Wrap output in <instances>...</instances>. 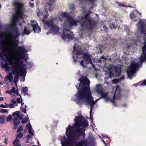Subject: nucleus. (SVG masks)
<instances>
[{
    "instance_id": "f257e3e1",
    "label": "nucleus",
    "mask_w": 146,
    "mask_h": 146,
    "mask_svg": "<svg viewBox=\"0 0 146 146\" xmlns=\"http://www.w3.org/2000/svg\"><path fill=\"white\" fill-rule=\"evenodd\" d=\"M74 121V127L76 128L72 131V126L69 125L66 129L65 136L62 137L61 143L62 146H88L89 141L85 137V127L88 125L85 118L82 115L76 116Z\"/></svg>"
},
{
    "instance_id": "f03ea898",
    "label": "nucleus",
    "mask_w": 146,
    "mask_h": 146,
    "mask_svg": "<svg viewBox=\"0 0 146 146\" xmlns=\"http://www.w3.org/2000/svg\"><path fill=\"white\" fill-rule=\"evenodd\" d=\"M78 80L80 81L79 85L76 86V88L78 90L74 95V101L78 104H82L85 102L87 104L90 105V118L91 119V121L92 122L91 113L92 109L95 103L102 98L100 97L94 101L92 96L91 92L89 86L90 81L88 79L86 81L82 80L80 79H79Z\"/></svg>"
},
{
    "instance_id": "7ed1b4c3",
    "label": "nucleus",
    "mask_w": 146,
    "mask_h": 146,
    "mask_svg": "<svg viewBox=\"0 0 146 146\" xmlns=\"http://www.w3.org/2000/svg\"><path fill=\"white\" fill-rule=\"evenodd\" d=\"M14 5L16 14L13 15L12 19V23L9 25L11 29L12 33H9L7 35L10 37L11 40L13 42V44L14 46L18 49L17 47V46H18V44L15 42L17 41L16 38L19 37L20 34L18 33V30L16 26L18 25L21 26L24 22L21 15L23 13L24 5L19 1H17L14 3ZM18 41V40H17V41Z\"/></svg>"
},
{
    "instance_id": "20e7f679",
    "label": "nucleus",
    "mask_w": 146,
    "mask_h": 146,
    "mask_svg": "<svg viewBox=\"0 0 146 146\" xmlns=\"http://www.w3.org/2000/svg\"><path fill=\"white\" fill-rule=\"evenodd\" d=\"M90 13H87L82 16L79 21L81 33H86L88 30H92L96 27L97 21L93 18L90 17Z\"/></svg>"
},
{
    "instance_id": "39448f33",
    "label": "nucleus",
    "mask_w": 146,
    "mask_h": 146,
    "mask_svg": "<svg viewBox=\"0 0 146 146\" xmlns=\"http://www.w3.org/2000/svg\"><path fill=\"white\" fill-rule=\"evenodd\" d=\"M97 92L99 94H100L101 96V98H104L106 102L110 101L115 106H116V104L114 102V100L116 99L120 100L121 97L120 89L119 85H117L116 86L115 91L112 99H110L108 97V92L104 93L102 90L98 89L97 90Z\"/></svg>"
},
{
    "instance_id": "423d86ee",
    "label": "nucleus",
    "mask_w": 146,
    "mask_h": 146,
    "mask_svg": "<svg viewBox=\"0 0 146 146\" xmlns=\"http://www.w3.org/2000/svg\"><path fill=\"white\" fill-rule=\"evenodd\" d=\"M83 59L80 62L81 65L84 67H86L88 64H91L93 66L94 65L93 64L91 60V56L87 53H85L83 54Z\"/></svg>"
},
{
    "instance_id": "0eeeda50",
    "label": "nucleus",
    "mask_w": 146,
    "mask_h": 146,
    "mask_svg": "<svg viewBox=\"0 0 146 146\" xmlns=\"http://www.w3.org/2000/svg\"><path fill=\"white\" fill-rule=\"evenodd\" d=\"M26 65L22 63L21 65L15 68L14 70L22 77H25L26 73Z\"/></svg>"
},
{
    "instance_id": "6e6552de",
    "label": "nucleus",
    "mask_w": 146,
    "mask_h": 146,
    "mask_svg": "<svg viewBox=\"0 0 146 146\" xmlns=\"http://www.w3.org/2000/svg\"><path fill=\"white\" fill-rule=\"evenodd\" d=\"M5 41L0 42V50L3 54L4 56L6 57L10 56L8 46L5 44Z\"/></svg>"
},
{
    "instance_id": "1a4fd4ad",
    "label": "nucleus",
    "mask_w": 146,
    "mask_h": 146,
    "mask_svg": "<svg viewBox=\"0 0 146 146\" xmlns=\"http://www.w3.org/2000/svg\"><path fill=\"white\" fill-rule=\"evenodd\" d=\"M73 33L69 30H64L61 35L62 38L65 41H69L74 36Z\"/></svg>"
},
{
    "instance_id": "9d476101",
    "label": "nucleus",
    "mask_w": 146,
    "mask_h": 146,
    "mask_svg": "<svg viewBox=\"0 0 146 146\" xmlns=\"http://www.w3.org/2000/svg\"><path fill=\"white\" fill-rule=\"evenodd\" d=\"M67 25L69 28H71L73 26H76L78 25V20H76L74 19L71 16L69 17L68 19L67 20Z\"/></svg>"
},
{
    "instance_id": "9b49d317",
    "label": "nucleus",
    "mask_w": 146,
    "mask_h": 146,
    "mask_svg": "<svg viewBox=\"0 0 146 146\" xmlns=\"http://www.w3.org/2000/svg\"><path fill=\"white\" fill-rule=\"evenodd\" d=\"M17 47L18 50H21V51L19 52V54L21 55V58H24L25 57L28 58V54H25V53L27 52L28 50L25 49V46H17Z\"/></svg>"
},
{
    "instance_id": "f8f14e48",
    "label": "nucleus",
    "mask_w": 146,
    "mask_h": 146,
    "mask_svg": "<svg viewBox=\"0 0 146 146\" xmlns=\"http://www.w3.org/2000/svg\"><path fill=\"white\" fill-rule=\"evenodd\" d=\"M76 47L75 45H74V46L72 53L74 55L72 56L73 58L74 59V62L75 63H76L77 61V60L75 58H77L79 55L82 54V52L80 50L76 49Z\"/></svg>"
},
{
    "instance_id": "ddd939ff",
    "label": "nucleus",
    "mask_w": 146,
    "mask_h": 146,
    "mask_svg": "<svg viewBox=\"0 0 146 146\" xmlns=\"http://www.w3.org/2000/svg\"><path fill=\"white\" fill-rule=\"evenodd\" d=\"M4 60L5 62L8 61L9 62H6V63L2 62L1 64V66L2 68L5 69L6 71L8 72L9 71L10 69L8 65L12 64V61L9 58L5 59Z\"/></svg>"
},
{
    "instance_id": "4468645a",
    "label": "nucleus",
    "mask_w": 146,
    "mask_h": 146,
    "mask_svg": "<svg viewBox=\"0 0 146 146\" xmlns=\"http://www.w3.org/2000/svg\"><path fill=\"white\" fill-rule=\"evenodd\" d=\"M54 19H52L50 20L47 21L44 19H42V21L45 25L49 27H52L54 25Z\"/></svg>"
},
{
    "instance_id": "2eb2a0df",
    "label": "nucleus",
    "mask_w": 146,
    "mask_h": 146,
    "mask_svg": "<svg viewBox=\"0 0 146 146\" xmlns=\"http://www.w3.org/2000/svg\"><path fill=\"white\" fill-rule=\"evenodd\" d=\"M61 28L58 26L54 25L51 28L50 31H51V33L53 35L55 34H59L60 33V29Z\"/></svg>"
},
{
    "instance_id": "dca6fc26",
    "label": "nucleus",
    "mask_w": 146,
    "mask_h": 146,
    "mask_svg": "<svg viewBox=\"0 0 146 146\" xmlns=\"http://www.w3.org/2000/svg\"><path fill=\"white\" fill-rule=\"evenodd\" d=\"M13 124L14 125L13 129H16L18 127V125L20 124V121L18 117H15L13 118Z\"/></svg>"
},
{
    "instance_id": "f3484780",
    "label": "nucleus",
    "mask_w": 146,
    "mask_h": 146,
    "mask_svg": "<svg viewBox=\"0 0 146 146\" xmlns=\"http://www.w3.org/2000/svg\"><path fill=\"white\" fill-rule=\"evenodd\" d=\"M60 15L63 18H66V21L68 19L69 17H70L71 16L69 15L68 13L66 12H62L61 13Z\"/></svg>"
},
{
    "instance_id": "a211bd4d",
    "label": "nucleus",
    "mask_w": 146,
    "mask_h": 146,
    "mask_svg": "<svg viewBox=\"0 0 146 146\" xmlns=\"http://www.w3.org/2000/svg\"><path fill=\"white\" fill-rule=\"evenodd\" d=\"M31 31L29 30L26 27H25L23 32L21 33V34L22 35L24 36L25 35H28L30 33Z\"/></svg>"
},
{
    "instance_id": "6ab92c4d",
    "label": "nucleus",
    "mask_w": 146,
    "mask_h": 146,
    "mask_svg": "<svg viewBox=\"0 0 146 146\" xmlns=\"http://www.w3.org/2000/svg\"><path fill=\"white\" fill-rule=\"evenodd\" d=\"M28 88L27 87H25L23 88L21 91V93L22 94H23L25 96L26 95H29L27 92Z\"/></svg>"
},
{
    "instance_id": "aec40b11",
    "label": "nucleus",
    "mask_w": 146,
    "mask_h": 146,
    "mask_svg": "<svg viewBox=\"0 0 146 146\" xmlns=\"http://www.w3.org/2000/svg\"><path fill=\"white\" fill-rule=\"evenodd\" d=\"M4 33L0 31V42L5 41L6 40V37L4 35Z\"/></svg>"
},
{
    "instance_id": "412c9836",
    "label": "nucleus",
    "mask_w": 146,
    "mask_h": 146,
    "mask_svg": "<svg viewBox=\"0 0 146 146\" xmlns=\"http://www.w3.org/2000/svg\"><path fill=\"white\" fill-rule=\"evenodd\" d=\"M33 30L35 33H39L41 31V28L37 25L34 27V28H33Z\"/></svg>"
},
{
    "instance_id": "4be33fe9",
    "label": "nucleus",
    "mask_w": 146,
    "mask_h": 146,
    "mask_svg": "<svg viewBox=\"0 0 146 146\" xmlns=\"http://www.w3.org/2000/svg\"><path fill=\"white\" fill-rule=\"evenodd\" d=\"M6 116L5 115L0 116V123L3 124L5 121Z\"/></svg>"
},
{
    "instance_id": "5701e85b",
    "label": "nucleus",
    "mask_w": 146,
    "mask_h": 146,
    "mask_svg": "<svg viewBox=\"0 0 146 146\" xmlns=\"http://www.w3.org/2000/svg\"><path fill=\"white\" fill-rule=\"evenodd\" d=\"M112 58V59L111 60H113L114 61L117 60L118 58V57L117 56V53H115L112 55L111 58H110V60Z\"/></svg>"
},
{
    "instance_id": "b1692460",
    "label": "nucleus",
    "mask_w": 146,
    "mask_h": 146,
    "mask_svg": "<svg viewBox=\"0 0 146 146\" xmlns=\"http://www.w3.org/2000/svg\"><path fill=\"white\" fill-rule=\"evenodd\" d=\"M19 75L17 73H16L15 75L14 76V81L15 83H16L18 82V79L19 78Z\"/></svg>"
},
{
    "instance_id": "393cba45",
    "label": "nucleus",
    "mask_w": 146,
    "mask_h": 146,
    "mask_svg": "<svg viewBox=\"0 0 146 146\" xmlns=\"http://www.w3.org/2000/svg\"><path fill=\"white\" fill-rule=\"evenodd\" d=\"M20 112L19 111H17L15 112H13L12 113V115L13 116H16L17 117H18V116H19Z\"/></svg>"
},
{
    "instance_id": "a878e982",
    "label": "nucleus",
    "mask_w": 146,
    "mask_h": 146,
    "mask_svg": "<svg viewBox=\"0 0 146 146\" xmlns=\"http://www.w3.org/2000/svg\"><path fill=\"white\" fill-rule=\"evenodd\" d=\"M29 119V118L28 115H27L26 117L24 118L21 121V122L23 124H25L28 121V120Z\"/></svg>"
},
{
    "instance_id": "bb28decb",
    "label": "nucleus",
    "mask_w": 146,
    "mask_h": 146,
    "mask_svg": "<svg viewBox=\"0 0 146 146\" xmlns=\"http://www.w3.org/2000/svg\"><path fill=\"white\" fill-rule=\"evenodd\" d=\"M114 71L116 73L118 74H120L121 72V69L118 68H115Z\"/></svg>"
},
{
    "instance_id": "cd10ccee",
    "label": "nucleus",
    "mask_w": 146,
    "mask_h": 146,
    "mask_svg": "<svg viewBox=\"0 0 146 146\" xmlns=\"http://www.w3.org/2000/svg\"><path fill=\"white\" fill-rule=\"evenodd\" d=\"M7 78L11 82L12 81V79L13 78V76L11 73H10V75H8L6 76Z\"/></svg>"
},
{
    "instance_id": "c85d7f7f",
    "label": "nucleus",
    "mask_w": 146,
    "mask_h": 146,
    "mask_svg": "<svg viewBox=\"0 0 146 146\" xmlns=\"http://www.w3.org/2000/svg\"><path fill=\"white\" fill-rule=\"evenodd\" d=\"M11 91L13 93L17 94L18 95V90H15V88L14 87H12V89L11 90Z\"/></svg>"
},
{
    "instance_id": "c756f323",
    "label": "nucleus",
    "mask_w": 146,
    "mask_h": 146,
    "mask_svg": "<svg viewBox=\"0 0 146 146\" xmlns=\"http://www.w3.org/2000/svg\"><path fill=\"white\" fill-rule=\"evenodd\" d=\"M31 25L33 28H34V27L37 25V24L36 23V22L34 21L31 20Z\"/></svg>"
},
{
    "instance_id": "7c9ffc66",
    "label": "nucleus",
    "mask_w": 146,
    "mask_h": 146,
    "mask_svg": "<svg viewBox=\"0 0 146 146\" xmlns=\"http://www.w3.org/2000/svg\"><path fill=\"white\" fill-rule=\"evenodd\" d=\"M27 106V105L26 104H25L24 108H23L22 107H21L20 109L23 111V112L25 113H27V112H26Z\"/></svg>"
},
{
    "instance_id": "2f4dec72",
    "label": "nucleus",
    "mask_w": 146,
    "mask_h": 146,
    "mask_svg": "<svg viewBox=\"0 0 146 146\" xmlns=\"http://www.w3.org/2000/svg\"><path fill=\"white\" fill-rule=\"evenodd\" d=\"M48 7H49V8L48 9V10L50 11H51L54 8V7L51 6L52 5V3H50V1H49V3H48Z\"/></svg>"
},
{
    "instance_id": "473e14b6",
    "label": "nucleus",
    "mask_w": 146,
    "mask_h": 146,
    "mask_svg": "<svg viewBox=\"0 0 146 146\" xmlns=\"http://www.w3.org/2000/svg\"><path fill=\"white\" fill-rule=\"evenodd\" d=\"M19 141L18 139H16L14 140L13 142V145H15L19 143Z\"/></svg>"
},
{
    "instance_id": "72a5a7b5",
    "label": "nucleus",
    "mask_w": 146,
    "mask_h": 146,
    "mask_svg": "<svg viewBox=\"0 0 146 146\" xmlns=\"http://www.w3.org/2000/svg\"><path fill=\"white\" fill-rule=\"evenodd\" d=\"M12 119V117L11 115H9L6 117V120L7 121H10Z\"/></svg>"
},
{
    "instance_id": "f704fd0d",
    "label": "nucleus",
    "mask_w": 146,
    "mask_h": 146,
    "mask_svg": "<svg viewBox=\"0 0 146 146\" xmlns=\"http://www.w3.org/2000/svg\"><path fill=\"white\" fill-rule=\"evenodd\" d=\"M0 112L1 113H8V110L6 109H1L0 110Z\"/></svg>"
},
{
    "instance_id": "c9c22d12",
    "label": "nucleus",
    "mask_w": 146,
    "mask_h": 146,
    "mask_svg": "<svg viewBox=\"0 0 146 146\" xmlns=\"http://www.w3.org/2000/svg\"><path fill=\"white\" fill-rule=\"evenodd\" d=\"M23 136V133L21 132H19L18 133L17 136L16 138H21Z\"/></svg>"
},
{
    "instance_id": "e433bc0d",
    "label": "nucleus",
    "mask_w": 146,
    "mask_h": 146,
    "mask_svg": "<svg viewBox=\"0 0 146 146\" xmlns=\"http://www.w3.org/2000/svg\"><path fill=\"white\" fill-rule=\"evenodd\" d=\"M112 83L114 84H117L118 82H119V79H115L112 80Z\"/></svg>"
},
{
    "instance_id": "4c0bfd02",
    "label": "nucleus",
    "mask_w": 146,
    "mask_h": 146,
    "mask_svg": "<svg viewBox=\"0 0 146 146\" xmlns=\"http://www.w3.org/2000/svg\"><path fill=\"white\" fill-rule=\"evenodd\" d=\"M23 130V127L21 125H20L17 129V132H18Z\"/></svg>"
},
{
    "instance_id": "58836bf2",
    "label": "nucleus",
    "mask_w": 146,
    "mask_h": 146,
    "mask_svg": "<svg viewBox=\"0 0 146 146\" xmlns=\"http://www.w3.org/2000/svg\"><path fill=\"white\" fill-rule=\"evenodd\" d=\"M5 104L7 106L9 107L10 108H13L14 107V105L12 104H7L6 103Z\"/></svg>"
},
{
    "instance_id": "ea45409f",
    "label": "nucleus",
    "mask_w": 146,
    "mask_h": 146,
    "mask_svg": "<svg viewBox=\"0 0 146 146\" xmlns=\"http://www.w3.org/2000/svg\"><path fill=\"white\" fill-rule=\"evenodd\" d=\"M26 127L28 128V129H32V127L30 123H28L26 125Z\"/></svg>"
},
{
    "instance_id": "a19ab883",
    "label": "nucleus",
    "mask_w": 146,
    "mask_h": 146,
    "mask_svg": "<svg viewBox=\"0 0 146 146\" xmlns=\"http://www.w3.org/2000/svg\"><path fill=\"white\" fill-rule=\"evenodd\" d=\"M23 116L24 115L22 113L21 114H20L19 116H18V119L19 118L20 120H21L23 119Z\"/></svg>"
},
{
    "instance_id": "79ce46f5",
    "label": "nucleus",
    "mask_w": 146,
    "mask_h": 146,
    "mask_svg": "<svg viewBox=\"0 0 146 146\" xmlns=\"http://www.w3.org/2000/svg\"><path fill=\"white\" fill-rule=\"evenodd\" d=\"M28 132L32 136L34 135V133L32 131V129H28Z\"/></svg>"
},
{
    "instance_id": "37998d69",
    "label": "nucleus",
    "mask_w": 146,
    "mask_h": 146,
    "mask_svg": "<svg viewBox=\"0 0 146 146\" xmlns=\"http://www.w3.org/2000/svg\"><path fill=\"white\" fill-rule=\"evenodd\" d=\"M124 78H125L124 76L123 75L119 78V80L120 82L121 80H123L124 79Z\"/></svg>"
},
{
    "instance_id": "c03bdc74",
    "label": "nucleus",
    "mask_w": 146,
    "mask_h": 146,
    "mask_svg": "<svg viewBox=\"0 0 146 146\" xmlns=\"http://www.w3.org/2000/svg\"><path fill=\"white\" fill-rule=\"evenodd\" d=\"M111 27L112 28H113L115 29H116L117 27V26H115V24L113 23H112V24L111 25Z\"/></svg>"
},
{
    "instance_id": "a18cd8bd",
    "label": "nucleus",
    "mask_w": 146,
    "mask_h": 146,
    "mask_svg": "<svg viewBox=\"0 0 146 146\" xmlns=\"http://www.w3.org/2000/svg\"><path fill=\"white\" fill-rule=\"evenodd\" d=\"M70 9L71 10H73L74 9V5H71L70 7Z\"/></svg>"
},
{
    "instance_id": "49530a36",
    "label": "nucleus",
    "mask_w": 146,
    "mask_h": 146,
    "mask_svg": "<svg viewBox=\"0 0 146 146\" xmlns=\"http://www.w3.org/2000/svg\"><path fill=\"white\" fill-rule=\"evenodd\" d=\"M103 29L105 31H106L108 29V28L106 27L105 25H104L103 26Z\"/></svg>"
},
{
    "instance_id": "de8ad7c7",
    "label": "nucleus",
    "mask_w": 146,
    "mask_h": 146,
    "mask_svg": "<svg viewBox=\"0 0 146 146\" xmlns=\"http://www.w3.org/2000/svg\"><path fill=\"white\" fill-rule=\"evenodd\" d=\"M130 17L131 18H134L135 17L134 14L133 13H131L130 14Z\"/></svg>"
},
{
    "instance_id": "09e8293b",
    "label": "nucleus",
    "mask_w": 146,
    "mask_h": 146,
    "mask_svg": "<svg viewBox=\"0 0 146 146\" xmlns=\"http://www.w3.org/2000/svg\"><path fill=\"white\" fill-rule=\"evenodd\" d=\"M141 85L145 86L146 85V80H144L142 83L141 84Z\"/></svg>"
},
{
    "instance_id": "8fccbe9b",
    "label": "nucleus",
    "mask_w": 146,
    "mask_h": 146,
    "mask_svg": "<svg viewBox=\"0 0 146 146\" xmlns=\"http://www.w3.org/2000/svg\"><path fill=\"white\" fill-rule=\"evenodd\" d=\"M0 107L1 108H6L7 107V106L4 105L3 104H1L0 105Z\"/></svg>"
},
{
    "instance_id": "3c124183",
    "label": "nucleus",
    "mask_w": 146,
    "mask_h": 146,
    "mask_svg": "<svg viewBox=\"0 0 146 146\" xmlns=\"http://www.w3.org/2000/svg\"><path fill=\"white\" fill-rule=\"evenodd\" d=\"M102 136L104 138H106L109 139V137L107 135H102Z\"/></svg>"
},
{
    "instance_id": "603ef678",
    "label": "nucleus",
    "mask_w": 146,
    "mask_h": 146,
    "mask_svg": "<svg viewBox=\"0 0 146 146\" xmlns=\"http://www.w3.org/2000/svg\"><path fill=\"white\" fill-rule=\"evenodd\" d=\"M17 102L18 103H21V100L19 98H17L16 100Z\"/></svg>"
},
{
    "instance_id": "864d4df0",
    "label": "nucleus",
    "mask_w": 146,
    "mask_h": 146,
    "mask_svg": "<svg viewBox=\"0 0 146 146\" xmlns=\"http://www.w3.org/2000/svg\"><path fill=\"white\" fill-rule=\"evenodd\" d=\"M26 139L29 140L31 138V136L29 135H27L26 137Z\"/></svg>"
},
{
    "instance_id": "5fc2aeb1",
    "label": "nucleus",
    "mask_w": 146,
    "mask_h": 146,
    "mask_svg": "<svg viewBox=\"0 0 146 146\" xmlns=\"http://www.w3.org/2000/svg\"><path fill=\"white\" fill-rule=\"evenodd\" d=\"M11 92V90L10 91V90H6L5 91V93H8V94H12Z\"/></svg>"
},
{
    "instance_id": "6e6d98bb",
    "label": "nucleus",
    "mask_w": 146,
    "mask_h": 146,
    "mask_svg": "<svg viewBox=\"0 0 146 146\" xmlns=\"http://www.w3.org/2000/svg\"><path fill=\"white\" fill-rule=\"evenodd\" d=\"M8 139L7 138H5L4 139V143L5 144H7V143Z\"/></svg>"
},
{
    "instance_id": "4d7b16f0",
    "label": "nucleus",
    "mask_w": 146,
    "mask_h": 146,
    "mask_svg": "<svg viewBox=\"0 0 146 146\" xmlns=\"http://www.w3.org/2000/svg\"><path fill=\"white\" fill-rule=\"evenodd\" d=\"M37 15L39 17L40 16V15H41L42 14V13L41 12H38V13H37Z\"/></svg>"
},
{
    "instance_id": "13d9d810",
    "label": "nucleus",
    "mask_w": 146,
    "mask_h": 146,
    "mask_svg": "<svg viewBox=\"0 0 146 146\" xmlns=\"http://www.w3.org/2000/svg\"><path fill=\"white\" fill-rule=\"evenodd\" d=\"M29 5H30V6L31 7H34V4L33 3H29Z\"/></svg>"
},
{
    "instance_id": "bf43d9fd",
    "label": "nucleus",
    "mask_w": 146,
    "mask_h": 146,
    "mask_svg": "<svg viewBox=\"0 0 146 146\" xmlns=\"http://www.w3.org/2000/svg\"><path fill=\"white\" fill-rule=\"evenodd\" d=\"M11 102L12 103L14 104L16 103V101L15 100H12L11 101Z\"/></svg>"
},
{
    "instance_id": "052dcab7",
    "label": "nucleus",
    "mask_w": 146,
    "mask_h": 146,
    "mask_svg": "<svg viewBox=\"0 0 146 146\" xmlns=\"http://www.w3.org/2000/svg\"><path fill=\"white\" fill-rule=\"evenodd\" d=\"M48 16V13H46V15H44V18H46Z\"/></svg>"
},
{
    "instance_id": "680f3d73",
    "label": "nucleus",
    "mask_w": 146,
    "mask_h": 146,
    "mask_svg": "<svg viewBox=\"0 0 146 146\" xmlns=\"http://www.w3.org/2000/svg\"><path fill=\"white\" fill-rule=\"evenodd\" d=\"M101 58L102 59H107V58L105 56H101Z\"/></svg>"
},
{
    "instance_id": "e2e57ef3",
    "label": "nucleus",
    "mask_w": 146,
    "mask_h": 146,
    "mask_svg": "<svg viewBox=\"0 0 146 146\" xmlns=\"http://www.w3.org/2000/svg\"><path fill=\"white\" fill-rule=\"evenodd\" d=\"M109 75L110 77H111L113 76V74L112 73L111 71L109 73Z\"/></svg>"
},
{
    "instance_id": "0e129e2a",
    "label": "nucleus",
    "mask_w": 146,
    "mask_h": 146,
    "mask_svg": "<svg viewBox=\"0 0 146 146\" xmlns=\"http://www.w3.org/2000/svg\"><path fill=\"white\" fill-rule=\"evenodd\" d=\"M28 58L25 57L24 58H23V59H24V60L25 61L27 62V59Z\"/></svg>"
},
{
    "instance_id": "69168bd1",
    "label": "nucleus",
    "mask_w": 146,
    "mask_h": 146,
    "mask_svg": "<svg viewBox=\"0 0 146 146\" xmlns=\"http://www.w3.org/2000/svg\"><path fill=\"white\" fill-rule=\"evenodd\" d=\"M90 2L92 3L93 2L96 1V0H88Z\"/></svg>"
},
{
    "instance_id": "338daca9",
    "label": "nucleus",
    "mask_w": 146,
    "mask_h": 146,
    "mask_svg": "<svg viewBox=\"0 0 146 146\" xmlns=\"http://www.w3.org/2000/svg\"><path fill=\"white\" fill-rule=\"evenodd\" d=\"M3 100V98L2 97H1L0 98V101H2Z\"/></svg>"
},
{
    "instance_id": "774afa93",
    "label": "nucleus",
    "mask_w": 146,
    "mask_h": 146,
    "mask_svg": "<svg viewBox=\"0 0 146 146\" xmlns=\"http://www.w3.org/2000/svg\"><path fill=\"white\" fill-rule=\"evenodd\" d=\"M50 33H52L51 31H50V30L47 33L46 35H48Z\"/></svg>"
}]
</instances>
